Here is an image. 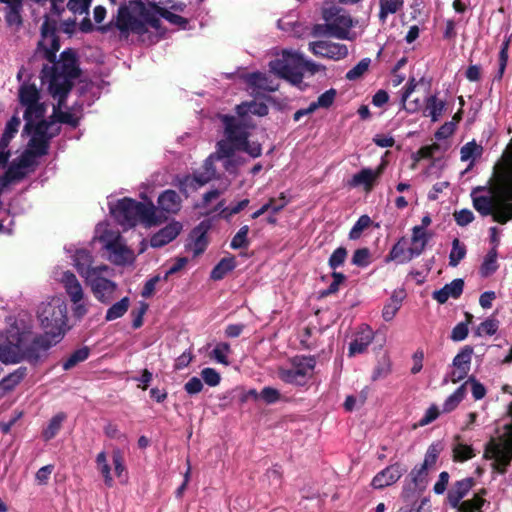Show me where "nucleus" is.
I'll use <instances>...</instances> for the list:
<instances>
[{"label": "nucleus", "instance_id": "f257e3e1", "mask_svg": "<svg viewBox=\"0 0 512 512\" xmlns=\"http://www.w3.org/2000/svg\"><path fill=\"white\" fill-rule=\"evenodd\" d=\"M58 342L48 335L32 336L30 332L11 334L6 344H0V361L3 363H18L26 361L31 365H38L48 357V351Z\"/></svg>", "mask_w": 512, "mask_h": 512}, {"label": "nucleus", "instance_id": "f03ea898", "mask_svg": "<svg viewBox=\"0 0 512 512\" xmlns=\"http://www.w3.org/2000/svg\"><path fill=\"white\" fill-rule=\"evenodd\" d=\"M57 31L58 22L45 15L40 29L41 39L38 42L37 48L42 50L45 59L53 64L51 67H57V73L60 76L74 80L81 74L77 54L72 48L65 49L60 54V61L56 62V54L60 49V39Z\"/></svg>", "mask_w": 512, "mask_h": 512}, {"label": "nucleus", "instance_id": "7ed1b4c3", "mask_svg": "<svg viewBox=\"0 0 512 512\" xmlns=\"http://www.w3.org/2000/svg\"><path fill=\"white\" fill-rule=\"evenodd\" d=\"M111 213L121 225L129 227H134L139 222L147 226L158 224L156 208L152 202L143 203L124 197L111 208Z\"/></svg>", "mask_w": 512, "mask_h": 512}, {"label": "nucleus", "instance_id": "20e7f679", "mask_svg": "<svg viewBox=\"0 0 512 512\" xmlns=\"http://www.w3.org/2000/svg\"><path fill=\"white\" fill-rule=\"evenodd\" d=\"M37 313L44 334L60 342L68 330L66 303L60 298H53L42 303Z\"/></svg>", "mask_w": 512, "mask_h": 512}, {"label": "nucleus", "instance_id": "39448f33", "mask_svg": "<svg viewBox=\"0 0 512 512\" xmlns=\"http://www.w3.org/2000/svg\"><path fill=\"white\" fill-rule=\"evenodd\" d=\"M224 139L217 142V146L224 155H231L236 152L241 144L245 143L250 136L248 126L243 119L231 115H223Z\"/></svg>", "mask_w": 512, "mask_h": 512}, {"label": "nucleus", "instance_id": "423d86ee", "mask_svg": "<svg viewBox=\"0 0 512 512\" xmlns=\"http://www.w3.org/2000/svg\"><path fill=\"white\" fill-rule=\"evenodd\" d=\"M272 72L293 85L303 81L302 55L298 53H284L282 59H276L269 64Z\"/></svg>", "mask_w": 512, "mask_h": 512}, {"label": "nucleus", "instance_id": "0eeeda50", "mask_svg": "<svg viewBox=\"0 0 512 512\" xmlns=\"http://www.w3.org/2000/svg\"><path fill=\"white\" fill-rule=\"evenodd\" d=\"M484 457L494 459L491 464L494 471L501 475L506 474L512 462V432L510 431V435L505 433L501 443L491 440L485 448Z\"/></svg>", "mask_w": 512, "mask_h": 512}, {"label": "nucleus", "instance_id": "6e6552de", "mask_svg": "<svg viewBox=\"0 0 512 512\" xmlns=\"http://www.w3.org/2000/svg\"><path fill=\"white\" fill-rule=\"evenodd\" d=\"M41 78H49V92L58 99L59 106H65L67 97L73 88V79L60 76L57 67L45 64L41 70Z\"/></svg>", "mask_w": 512, "mask_h": 512}, {"label": "nucleus", "instance_id": "1a4fd4ad", "mask_svg": "<svg viewBox=\"0 0 512 512\" xmlns=\"http://www.w3.org/2000/svg\"><path fill=\"white\" fill-rule=\"evenodd\" d=\"M315 365L314 357L295 359L292 368L279 370V378L288 384L305 385L308 378L311 377Z\"/></svg>", "mask_w": 512, "mask_h": 512}, {"label": "nucleus", "instance_id": "9d476101", "mask_svg": "<svg viewBox=\"0 0 512 512\" xmlns=\"http://www.w3.org/2000/svg\"><path fill=\"white\" fill-rule=\"evenodd\" d=\"M115 28L120 32L121 39H127L130 33L137 35H144L148 32L145 23L138 17L132 15L126 5H121L118 8L117 15L114 17Z\"/></svg>", "mask_w": 512, "mask_h": 512}, {"label": "nucleus", "instance_id": "9b49d317", "mask_svg": "<svg viewBox=\"0 0 512 512\" xmlns=\"http://www.w3.org/2000/svg\"><path fill=\"white\" fill-rule=\"evenodd\" d=\"M325 22H328L332 30V37L337 39H349V32L353 26L352 18L343 9L330 7L322 13Z\"/></svg>", "mask_w": 512, "mask_h": 512}, {"label": "nucleus", "instance_id": "f8f14e48", "mask_svg": "<svg viewBox=\"0 0 512 512\" xmlns=\"http://www.w3.org/2000/svg\"><path fill=\"white\" fill-rule=\"evenodd\" d=\"M474 349L470 345H465L453 358L452 367L449 377L452 383H458L465 379L471 369V361Z\"/></svg>", "mask_w": 512, "mask_h": 512}, {"label": "nucleus", "instance_id": "ddd939ff", "mask_svg": "<svg viewBox=\"0 0 512 512\" xmlns=\"http://www.w3.org/2000/svg\"><path fill=\"white\" fill-rule=\"evenodd\" d=\"M309 46L315 56L322 58L338 61L348 55V48L345 44L320 40L310 43Z\"/></svg>", "mask_w": 512, "mask_h": 512}, {"label": "nucleus", "instance_id": "4468645a", "mask_svg": "<svg viewBox=\"0 0 512 512\" xmlns=\"http://www.w3.org/2000/svg\"><path fill=\"white\" fill-rule=\"evenodd\" d=\"M91 286L92 292L96 299L104 304H108L117 288L115 282L102 277L101 274H95L86 280Z\"/></svg>", "mask_w": 512, "mask_h": 512}, {"label": "nucleus", "instance_id": "2eb2a0df", "mask_svg": "<svg viewBox=\"0 0 512 512\" xmlns=\"http://www.w3.org/2000/svg\"><path fill=\"white\" fill-rule=\"evenodd\" d=\"M92 262V255L89 251L85 249L76 251L74 255V265L77 272L84 277L85 280L91 278L95 274H101L108 270V266L106 265L93 267Z\"/></svg>", "mask_w": 512, "mask_h": 512}, {"label": "nucleus", "instance_id": "dca6fc26", "mask_svg": "<svg viewBox=\"0 0 512 512\" xmlns=\"http://www.w3.org/2000/svg\"><path fill=\"white\" fill-rule=\"evenodd\" d=\"M405 469L398 462L387 466L378 472L371 481L374 489H384L396 483L404 474Z\"/></svg>", "mask_w": 512, "mask_h": 512}, {"label": "nucleus", "instance_id": "f3484780", "mask_svg": "<svg viewBox=\"0 0 512 512\" xmlns=\"http://www.w3.org/2000/svg\"><path fill=\"white\" fill-rule=\"evenodd\" d=\"M498 183L504 188L508 195L512 196V137L507 147V151L503 154V161L495 172Z\"/></svg>", "mask_w": 512, "mask_h": 512}, {"label": "nucleus", "instance_id": "a211bd4d", "mask_svg": "<svg viewBox=\"0 0 512 512\" xmlns=\"http://www.w3.org/2000/svg\"><path fill=\"white\" fill-rule=\"evenodd\" d=\"M476 481L473 477H466L454 482L447 493V502L451 508L460 506L462 499L467 496L470 490L475 486Z\"/></svg>", "mask_w": 512, "mask_h": 512}, {"label": "nucleus", "instance_id": "6ab92c4d", "mask_svg": "<svg viewBox=\"0 0 512 512\" xmlns=\"http://www.w3.org/2000/svg\"><path fill=\"white\" fill-rule=\"evenodd\" d=\"M182 224L173 221L152 235L150 245L153 248H160L173 241L181 232Z\"/></svg>", "mask_w": 512, "mask_h": 512}, {"label": "nucleus", "instance_id": "aec40b11", "mask_svg": "<svg viewBox=\"0 0 512 512\" xmlns=\"http://www.w3.org/2000/svg\"><path fill=\"white\" fill-rule=\"evenodd\" d=\"M210 228V225L208 222L206 221H202L200 222L195 228L192 229V231L190 232V239L192 240V245H187V247L193 249V254L194 256H199L200 254H202L207 245H208V240H207V232Z\"/></svg>", "mask_w": 512, "mask_h": 512}, {"label": "nucleus", "instance_id": "412c9836", "mask_svg": "<svg viewBox=\"0 0 512 512\" xmlns=\"http://www.w3.org/2000/svg\"><path fill=\"white\" fill-rule=\"evenodd\" d=\"M373 339V331L368 327L362 330L361 332L357 333L355 338L350 342L348 356L354 357L358 354L366 352L368 346L372 343Z\"/></svg>", "mask_w": 512, "mask_h": 512}, {"label": "nucleus", "instance_id": "4be33fe9", "mask_svg": "<svg viewBox=\"0 0 512 512\" xmlns=\"http://www.w3.org/2000/svg\"><path fill=\"white\" fill-rule=\"evenodd\" d=\"M131 4H134L136 7V11L138 13V18L145 23V27L148 28V25L152 28L159 30L161 27V21L158 17V13L155 9L151 8L149 5L146 6L142 0H133Z\"/></svg>", "mask_w": 512, "mask_h": 512}, {"label": "nucleus", "instance_id": "5701e85b", "mask_svg": "<svg viewBox=\"0 0 512 512\" xmlns=\"http://www.w3.org/2000/svg\"><path fill=\"white\" fill-rule=\"evenodd\" d=\"M61 282L63 283L65 291L73 304H77L82 301L84 295L82 286L72 272H64Z\"/></svg>", "mask_w": 512, "mask_h": 512}, {"label": "nucleus", "instance_id": "b1692460", "mask_svg": "<svg viewBox=\"0 0 512 512\" xmlns=\"http://www.w3.org/2000/svg\"><path fill=\"white\" fill-rule=\"evenodd\" d=\"M181 198L179 194L172 190L167 189L163 191L157 200L158 207L160 210L166 212V213H172L176 214L181 209Z\"/></svg>", "mask_w": 512, "mask_h": 512}, {"label": "nucleus", "instance_id": "393cba45", "mask_svg": "<svg viewBox=\"0 0 512 512\" xmlns=\"http://www.w3.org/2000/svg\"><path fill=\"white\" fill-rule=\"evenodd\" d=\"M407 244V239L403 236L401 237L391 248L388 255L386 256V262L396 261L400 264L408 263L412 260L409 258L410 252L409 248L406 249L405 246Z\"/></svg>", "mask_w": 512, "mask_h": 512}, {"label": "nucleus", "instance_id": "a878e982", "mask_svg": "<svg viewBox=\"0 0 512 512\" xmlns=\"http://www.w3.org/2000/svg\"><path fill=\"white\" fill-rule=\"evenodd\" d=\"M377 180L372 174V169L363 168L358 173L354 174L349 181L351 187L363 186L366 192L372 191L374 184Z\"/></svg>", "mask_w": 512, "mask_h": 512}, {"label": "nucleus", "instance_id": "bb28decb", "mask_svg": "<svg viewBox=\"0 0 512 512\" xmlns=\"http://www.w3.org/2000/svg\"><path fill=\"white\" fill-rule=\"evenodd\" d=\"M46 107L39 101L26 107L23 118L25 120L24 131L31 133L34 119H42L45 115Z\"/></svg>", "mask_w": 512, "mask_h": 512}, {"label": "nucleus", "instance_id": "cd10ccee", "mask_svg": "<svg viewBox=\"0 0 512 512\" xmlns=\"http://www.w3.org/2000/svg\"><path fill=\"white\" fill-rule=\"evenodd\" d=\"M236 112L240 118H244L249 113L262 117L268 114L269 108L263 102L251 101L237 105Z\"/></svg>", "mask_w": 512, "mask_h": 512}, {"label": "nucleus", "instance_id": "c85d7f7f", "mask_svg": "<svg viewBox=\"0 0 512 512\" xmlns=\"http://www.w3.org/2000/svg\"><path fill=\"white\" fill-rule=\"evenodd\" d=\"M236 267L235 257L222 258L212 269L210 278L214 281L222 280L229 272Z\"/></svg>", "mask_w": 512, "mask_h": 512}, {"label": "nucleus", "instance_id": "c756f323", "mask_svg": "<svg viewBox=\"0 0 512 512\" xmlns=\"http://www.w3.org/2000/svg\"><path fill=\"white\" fill-rule=\"evenodd\" d=\"M18 96L20 104L25 107L40 100V92L35 84H23Z\"/></svg>", "mask_w": 512, "mask_h": 512}, {"label": "nucleus", "instance_id": "7c9ffc66", "mask_svg": "<svg viewBox=\"0 0 512 512\" xmlns=\"http://www.w3.org/2000/svg\"><path fill=\"white\" fill-rule=\"evenodd\" d=\"M27 375L26 367H19L0 381V386L5 391L13 390Z\"/></svg>", "mask_w": 512, "mask_h": 512}, {"label": "nucleus", "instance_id": "2f4dec72", "mask_svg": "<svg viewBox=\"0 0 512 512\" xmlns=\"http://www.w3.org/2000/svg\"><path fill=\"white\" fill-rule=\"evenodd\" d=\"M65 419L66 414L63 412H60L51 418L48 426L42 432V436L45 441L53 439L59 433Z\"/></svg>", "mask_w": 512, "mask_h": 512}, {"label": "nucleus", "instance_id": "473e14b6", "mask_svg": "<svg viewBox=\"0 0 512 512\" xmlns=\"http://www.w3.org/2000/svg\"><path fill=\"white\" fill-rule=\"evenodd\" d=\"M96 466L104 479L105 485L109 488L112 487L114 484V480L111 475V467L108 464L107 455L105 451H101L96 456Z\"/></svg>", "mask_w": 512, "mask_h": 512}, {"label": "nucleus", "instance_id": "72a5a7b5", "mask_svg": "<svg viewBox=\"0 0 512 512\" xmlns=\"http://www.w3.org/2000/svg\"><path fill=\"white\" fill-rule=\"evenodd\" d=\"M280 200L281 204H276V200L274 198H270L267 203L262 205L260 209L251 215V218L257 219L269 210H271L273 213H278L289 203V200L283 192L280 194Z\"/></svg>", "mask_w": 512, "mask_h": 512}, {"label": "nucleus", "instance_id": "f704fd0d", "mask_svg": "<svg viewBox=\"0 0 512 512\" xmlns=\"http://www.w3.org/2000/svg\"><path fill=\"white\" fill-rule=\"evenodd\" d=\"M90 355V348L87 346H83L77 350H75L71 355L62 363L63 370L68 371L74 368L81 362H84L88 359Z\"/></svg>", "mask_w": 512, "mask_h": 512}, {"label": "nucleus", "instance_id": "c9c22d12", "mask_svg": "<svg viewBox=\"0 0 512 512\" xmlns=\"http://www.w3.org/2000/svg\"><path fill=\"white\" fill-rule=\"evenodd\" d=\"M473 207L481 216H489L493 214L495 203L490 196H477L473 198Z\"/></svg>", "mask_w": 512, "mask_h": 512}, {"label": "nucleus", "instance_id": "e433bc0d", "mask_svg": "<svg viewBox=\"0 0 512 512\" xmlns=\"http://www.w3.org/2000/svg\"><path fill=\"white\" fill-rule=\"evenodd\" d=\"M467 253L466 245L462 243L459 238H454L452 241V248L449 254V265L456 267L465 258Z\"/></svg>", "mask_w": 512, "mask_h": 512}, {"label": "nucleus", "instance_id": "4c0bfd02", "mask_svg": "<svg viewBox=\"0 0 512 512\" xmlns=\"http://www.w3.org/2000/svg\"><path fill=\"white\" fill-rule=\"evenodd\" d=\"M443 449L444 446L441 441L432 443L426 451L423 463L420 465L428 470L433 468L436 465L438 457Z\"/></svg>", "mask_w": 512, "mask_h": 512}, {"label": "nucleus", "instance_id": "58836bf2", "mask_svg": "<svg viewBox=\"0 0 512 512\" xmlns=\"http://www.w3.org/2000/svg\"><path fill=\"white\" fill-rule=\"evenodd\" d=\"M428 472L429 470L421 465H416L409 473L410 481L413 485L418 487L420 491H424L428 484Z\"/></svg>", "mask_w": 512, "mask_h": 512}, {"label": "nucleus", "instance_id": "ea45409f", "mask_svg": "<svg viewBox=\"0 0 512 512\" xmlns=\"http://www.w3.org/2000/svg\"><path fill=\"white\" fill-rule=\"evenodd\" d=\"M23 2L7 6L5 13V21L8 26L20 27L23 24L22 19Z\"/></svg>", "mask_w": 512, "mask_h": 512}, {"label": "nucleus", "instance_id": "a19ab883", "mask_svg": "<svg viewBox=\"0 0 512 512\" xmlns=\"http://www.w3.org/2000/svg\"><path fill=\"white\" fill-rule=\"evenodd\" d=\"M445 109V102L442 100H438L435 95H431L426 100V110L428 111V116L431 117L433 122L438 121L439 117L442 115Z\"/></svg>", "mask_w": 512, "mask_h": 512}, {"label": "nucleus", "instance_id": "79ce46f5", "mask_svg": "<svg viewBox=\"0 0 512 512\" xmlns=\"http://www.w3.org/2000/svg\"><path fill=\"white\" fill-rule=\"evenodd\" d=\"M130 300L128 297L122 298L120 301L113 304L106 312V321H112L122 317L128 310Z\"/></svg>", "mask_w": 512, "mask_h": 512}, {"label": "nucleus", "instance_id": "37998d69", "mask_svg": "<svg viewBox=\"0 0 512 512\" xmlns=\"http://www.w3.org/2000/svg\"><path fill=\"white\" fill-rule=\"evenodd\" d=\"M486 503V500L480 495H474L472 499L464 500L460 503V506H456V512H483L482 507Z\"/></svg>", "mask_w": 512, "mask_h": 512}, {"label": "nucleus", "instance_id": "c03bdc74", "mask_svg": "<svg viewBox=\"0 0 512 512\" xmlns=\"http://www.w3.org/2000/svg\"><path fill=\"white\" fill-rule=\"evenodd\" d=\"M454 462H465L476 456L472 446L458 443L452 449Z\"/></svg>", "mask_w": 512, "mask_h": 512}, {"label": "nucleus", "instance_id": "a18cd8bd", "mask_svg": "<svg viewBox=\"0 0 512 512\" xmlns=\"http://www.w3.org/2000/svg\"><path fill=\"white\" fill-rule=\"evenodd\" d=\"M466 393L465 384L458 387L444 402L443 412L449 413L456 409L460 402L464 399Z\"/></svg>", "mask_w": 512, "mask_h": 512}, {"label": "nucleus", "instance_id": "49530a36", "mask_svg": "<svg viewBox=\"0 0 512 512\" xmlns=\"http://www.w3.org/2000/svg\"><path fill=\"white\" fill-rule=\"evenodd\" d=\"M50 140L47 138L32 136L28 142V149L32 151L36 157H42L48 154Z\"/></svg>", "mask_w": 512, "mask_h": 512}, {"label": "nucleus", "instance_id": "de8ad7c7", "mask_svg": "<svg viewBox=\"0 0 512 512\" xmlns=\"http://www.w3.org/2000/svg\"><path fill=\"white\" fill-rule=\"evenodd\" d=\"M483 154V147L476 143L475 140L467 142L465 145L461 147L460 150V159L465 162L469 159H475L480 157Z\"/></svg>", "mask_w": 512, "mask_h": 512}, {"label": "nucleus", "instance_id": "09e8293b", "mask_svg": "<svg viewBox=\"0 0 512 512\" xmlns=\"http://www.w3.org/2000/svg\"><path fill=\"white\" fill-rule=\"evenodd\" d=\"M227 155H224L220 148L216 145V151L212 154H210L204 161L201 169L204 172H207L210 176H212L214 179L218 178L217 176V169L215 166L216 161H220L222 157H226Z\"/></svg>", "mask_w": 512, "mask_h": 512}, {"label": "nucleus", "instance_id": "8fccbe9b", "mask_svg": "<svg viewBox=\"0 0 512 512\" xmlns=\"http://www.w3.org/2000/svg\"><path fill=\"white\" fill-rule=\"evenodd\" d=\"M379 18L384 21L389 14L398 12L403 6V0H379Z\"/></svg>", "mask_w": 512, "mask_h": 512}, {"label": "nucleus", "instance_id": "3c124183", "mask_svg": "<svg viewBox=\"0 0 512 512\" xmlns=\"http://www.w3.org/2000/svg\"><path fill=\"white\" fill-rule=\"evenodd\" d=\"M497 269V250L495 247H493L485 256L484 261L480 267V272L482 276H489Z\"/></svg>", "mask_w": 512, "mask_h": 512}, {"label": "nucleus", "instance_id": "603ef678", "mask_svg": "<svg viewBox=\"0 0 512 512\" xmlns=\"http://www.w3.org/2000/svg\"><path fill=\"white\" fill-rule=\"evenodd\" d=\"M416 86H417V84H416L415 78H410L404 87V92L401 97V101H402L404 108L409 112H415L420 108V104H419L418 100H415V101H413V103H410L409 107L405 106L406 101L408 100L410 95L414 92Z\"/></svg>", "mask_w": 512, "mask_h": 512}, {"label": "nucleus", "instance_id": "864d4df0", "mask_svg": "<svg viewBox=\"0 0 512 512\" xmlns=\"http://www.w3.org/2000/svg\"><path fill=\"white\" fill-rule=\"evenodd\" d=\"M106 247L117 258L115 260L116 263H123L126 261V254L129 253V250L119 241V239L109 241Z\"/></svg>", "mask_w": 512, "mask_h": 512}, {"label": "nucleus", "instance_id": "5fc2aeb1", "mask_svg": "<svg viewBox=\"0 0 512 512\" xmlns=\"http://www.w3.org/2000/svg\"><path fill=\"white\" fill-rule=\"evenodd\" d=\"M372 224V220L368 215H362L356 221L349 232L350 240H357L361 237L363 231Z\"/></svg>", "mask_w": 512, "mask_h": 512}, {"label": "nucleus", "instance_id": "6e6d98bb", "mask_svg": "<svg viewBox=\"0 0 512 512\" xmlns=\"http://www.w3.org/2000/svg\"><path fill=\"white\" fill-rule=\"evenodd\" d=\"M348 251L345 247L340 246L333 251L328 260V265L332 270L342 267L347 259Z\"/></svg>", "mask_w": 512, "mask_h": 512}, {"label": "nucleus", "instance_id": "4d7b16f0", "mask_svg": "<svg viewBox=\"0 0 512 512\" xmlns=\"http://www.w3.org/2000/svg\"><path fill=\"white\" fill-rule=\"evenodd\" d=\"M337 95V91L334 88H331L324 93H322L318 98L317 101L311 102L314 109L317 110L318 108H325L328 109L331 107L335 101Z\"/></svg>", "mask_w": 512, "mask_h": 512}, {"label": "nucleus", "instance_id": "13d9d810", "mask_svg": "<svg viewBox=\"0 0 512 512\" xmlns=\"http://www.w3.org/2000/svg\"><path fill=\"white\" fill-rule=\"evenodd\" d=\"M370 63V58H363L346 73V79L354 81L361 78L363 74L368 70Z\"/></svg>", "mask_w": 512, "mask_h": 512}, {"label": "nucleus", "instance_id": "bf43d9fd", "mask_svg": "<svg viewBox=\"0 0 512 512\" xmlns=\"http://www.w3.org/2000/svg\"><path fill=\"white\" fill-rule=\"evenodd\" d=\"M249 227L247 225L242 226L239 231L234 235L231 240L230 247L234 250L247 248L249 245L248 241Z\"/></svg>", "mask_w": 512, "mask_h": 512}, {"label": "nucleus", "instance_id": "052dcab7", "mask_svg": "<svg viewBox=\"0 0 512 512\" xmlns=\"http://www.w3.org/2000/svg\"><path fill=\"white\" fill-rule=\"evenodd\" d=\"M245 79H246V83L251 87H255L258 89H264V90H268V91H274V88L266 86L267 78L261 72L249 73V74H247Z\"/></svg>", "mask_w": 512, "mask_h": 512}, {"label": "nucleus", "instance_id": "680f3d73", "mask_svg": "<svg viewBox=\"0 0 512 512\" xmlns=\"http://www.w3.org/2000/svg\"><path fill=\"white\" fill-rule=\"evenodd\" d=\"M391 373V364L387 357H383L382 361H379L378 364L373 369L371 380L377 381L379 379L386 378Z\"/></svg>", "mask_w": 512, "mask_h": 512}, {"label": "nucleus", "instance_id": "e2e57ef3", "mask_svg": "<svg viewBox=\"0 0 512 512\" xmlns=\"http://www.w3.org/2000/svg\"><path fill=\"white\" fill-rule=\"evenodd\" d=\"M54 123V120H45V119H41L40 121H38L37 123H34L33 122V126L31 128V131L33 130L34 132V137H41V138H47V139H51L54 137V134H49L48 133V129L50 128V126Z\"/></svg>", "mask_w": 512, "mask_h": 512}, {"label": "nucleus", "instance_id": "0e129e2a", "mask_svg": "<svg viewBox=\"0 0 512 512\" xmlns=\"http://www.w3.org/2000/svg\"><path fill=\"white\" fill-rule=\"evenodd\" d=\"M158 14H159V16H161L162 18L167 20L172 25H176L183 29H185L186 26L188 25V19H186L178 14L172 13L171 11L167 10L166 8H160Z\"/></svg>", "mask_w": 512, "mask_h": 512}, {"label": "nucleus", "instance_id": "69168bd1", "mask_svg": "<svg viewBox=\"0 0 512 512\" xmlns=\"http://www.w3.org/2000/svg\"><path fill=\"white\" fill-rule=\"evenodd\" d=\"M61 107L62 106H59V103L54 106L52 117L56 118V120L60 123L69 124L73 127H76L78 125V120L70 112L62 111Z\"/></svg>", "mask_w": 512, "mask_h": 512}, {"label": "nucleus", "instance_id": "338daca9", "mask_svg": "<svg viewBox=\"0 0 512 512\" xmlns=\"http://www.w3.org/2000/svg\"><path fill=\"white\" fill-rule=\"evenodd\" d=\"M370 257L371 253L368 248H359L354 251L351 262L358 267H367L370 264Z\"/></svg>", "mask_w": 512, "mask_h": 512}, {"label": "nucleus", "instance_id": "774afa93", "mask_svg": "<svg viewBox=\"0 0 512 512\" xmlns=\"http://www.w3.org/2000/svg\"><path fill=\"white\" fill-rule=\"evenodd\" d=\"M498 330V321L496 319L488 318L484 320L475 330V334L477 336H481L482 334H486L489 336L494 335Z\"/></svg>", "mask_w": 512, "mask_h": 512}]
</instances>
